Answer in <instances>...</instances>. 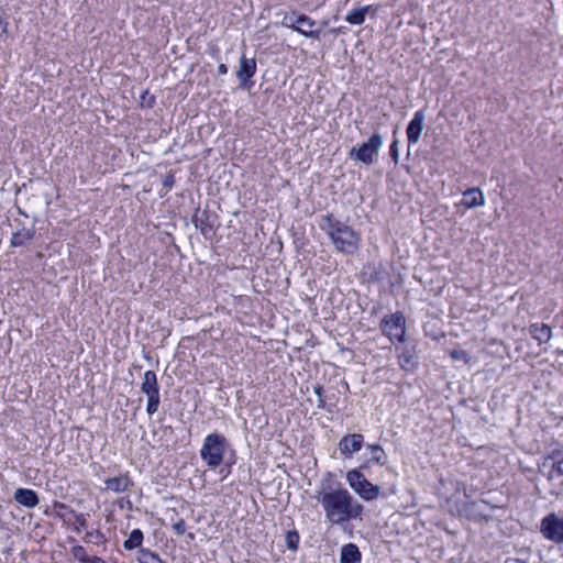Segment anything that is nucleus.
<instances>
[{
  "mask_svg": "<svg viewBox=\"0 0 563 563\" xmlns=\"http://www.w3.org/2000/svg\"><path fill=\"white\" fill-rule=\"evenodd\" d=\"M188 538H189L190 540H194V538H195L194 533H188Z\"/></svg>",
  "mask_w": 563,
  "mask_h": 563,
  "instance_id": "37",
  "label": "nucleus"
},
{
  "mask_svg": "<svg viewBox=\"0 0 563 563\" xmlns=\"http://www.w3.org/2000/svg\"><path fill=\"white\" fill-rule=\"evenodd\" d=\"M141 390L146 396H156L159 395V386L157 382V376L153 371H146L143 375V382L141 385Z\"/></svg>",
  "mask_w": 563,
  "mask_h": 563,
  "instance_id": "16",
  "label": "nucleus"
},
{
  "mask_svg": "<svg viewBox=\"0 0 563 563\" xmlns=\"http://www.w3.org/2000/svg\"><path fill=\"white\" fill-rule=\"evenodd\" d=\"M172 184H173V178H172V177H170V178H168V179H166V180H165V183H164V185H165L166 187H170V186H172Z\"/></svg>",
  "mask_w": 563,
  "mask_h": 563,
  "instance_id": "35",
  "label": "nucleus"
},
{
  "mask_svg": "<svg viewBox=\"0 0 563 563\" xmlns=\"http://www.w3.org/2000/svg\"><path fill=\"white\" fill-rule=\"evenodd\" d=\"M256 73V62L254 58H246L242 56L240 58L239 69L236 71V76L240 80L242 87L246 85V82L255 75Z\"/></svg>",
  "mask_w": 563,
  "mask_h": 563,
  "instance_id": "12",
  "label": "nucleus"
},
{
  "mask_svg": "<svg viewBox=\"0 0 563 563\" xmlns=\"http://www.w3.org/2000/svg\"><path fill=\"white\" fill-rule=\"evenodd\" d=\"M299 533L296 530L288 531L286 534V545L291 551H297L299 544Z\"/></svg>",
  "mask_w": 563,
  "mask_h": 563,
  "instance_id": "26",
  "label": "nucleus"
},
{
  "mask_svg": "<svg viewBox=\"0 0 563 563\" xmlns=\"http://www.w3.org/2000/svg\"><path fill=\"white\" fill-rule=\"evenodd\" d=\"M540 472L549 479L554 481L563 476V450H555L545 457L540 465Z\"/></svg>",
  "mask_w": 563,
  "mask_h": 563,
  "instance_id": "8",
  "label": "nucleus"
},
{
  "mask_svg": "<svg viewBox=\"0 0 563 563\" xmlns=\"http://www.w3.org/2000/svg\"><path fill=\"white\" fill-rule=\"evenodd\" d=\"M543 537L556 544L563 545V517L556 514H549L541 521Z\"/></svg>",
  "mask_w": 563,
  "mask_h": 563,
  "instance_id": "7",
  "label": "nucleus"
},
{
  "mask_svg": "<svg viewBox=\"0 0 563 563\" xmlns=\"http://www.w3.org/2000/svg\"><path fill=\"white\" fill-rule=\"evenodd\" d=\"M75 518H76L75 530L77 532H80L81 528H84L86 526V518L82 514H76Z\"/></svg>",
  "mask_w": 563,
  "mask_h": 563,
  "instance_id": "31",
  "label": "nucleus"
},
{
  "mask_svg": "<svg viewBox=\"0 0 563 563\" xmlns=\"http://www.w3.org/2000/svg\"><path fill=\"white\" fill-rule=\"evenodd\" d=\"M316 21L312 20L310 16L303 14V13H300V16H299V20H298V25L301 26V27H306L308 30H313V27L316 26Z\"/></svg>",
  "mask_w": 563,
  "mask_h": 563,
  "instance_id": "28",
  "label": "nucleus"
},
{
  "mask_svg": "<svg viewBox=\"0 0 563 563\" xmlns=\"http://www.w3.org/2000/svg\"><path fill=\"white\" fill-rule=\"evenodd\" d=\"M322 25H324V26L328 25V21L327 20L322 21Z\"/></svg>",
  "mask_w": 563,
  "mask_h": 563,
  "instance_id": "39",
  "label": "nucleus"
},
{
  "mask_svg": "<svg viewBox=\"0 0 563 563\" xmlns=\"http://www.w3.org/2000/svg\"><path fill=\"white\" fill-rule=\"evenodd\" d=\"M485 198L479 188H468L463 192L461 205L466 208H476L484 206Z\"/></svg>",
  "mask_w": 563,
  "mask_h": 563,
  "instance_id": "15",
  "label": "nucleus"
},
{
  "mask_svg": "<svg viewBox=\"0 0 563 563\" xmlns=\"http://www.w3.org/2000/svg\"><path fill=\"white\" fill-rule=\"evenodd\" d=\"M13 497L18 504L30 509L38 505V496L33 489L18 488Z\"/></svg>",
  "mask_w": 563,
  "mask_h": 563,
  "instance_id": "14",
  "label": "nucleus"
},
{
  "mask_svg": "<svg viewBox=\"0 0 563 563\" xmlns=\"http://www.w3.org/2000/svg\"><path fill=\"white\" fill-rule=\"evenodd\" d=\"M58 507H59V508H63V509L67 508V506H66V505H64V504H59V505H58Z\"/></svg>",
  "mask_w": 563,
  "mask_h": 563,
  "instance_id": "38",
  "label": "nucleus"
},
{
  "mask_svg": "<svg viewBox=\"0 0 563 563\" xmlns=\"http://www.w3.org/2000/svg\"><path fill=\"white\" fill-rule=\"evenodd\" d=\"M371 10V5L353 9L345 15V21L352 25H361L365 21L366 13Z\"/></svg>",
  "mask_w": 563,
  "mask_h": 563,
  "instance_id": "21",
  "label": "nucleus"
},
{
  "mask_svg": "<svg viewBox=\"0 0 563 563\" xmlns=\"http://www.w3.org/2000/svg\"><path fill=\"white\" fill-rule=\"evenodd\" d=\"M137 561L139 563H165L156 553L145 549L139 551Z\"/></svg>",
  "mask_w": 563,
  "mask_h": 563,
  "instance_id": "25",
  "label": "nucleus"
},
{
  "mask_svg": "<svg viewBox=\"0 0 563 563\" xmlns=\"http://www.w3.org/2000/svg\"><path fill=\"white\" fill-rule=\"evenodd\" d=\"M341 563H360L361 552L354 543H347L342 547L340 554Z\"/></svg>",
  "mask_w": 563,
  "mask_h": 563,
  "instance_id": "19",
  "label": "nucleus"
},
{
  "mask_svg": "<svg viewBox=\"0 0 563 563\" xmlns=\"http://www.w3.org/2000/svg\"><path fill=\"white\" fill-rule=\"evenodd\" d=\"M34 238L33 229H21L18 232H14L11 236L10 244L12 247L24 246Z\"/></svg>",
  "mask_w": 563,
  "mask_h": 563,
  "instance_id": "20",
  "label": "nucleus"
},
{
  "mask_svg": "<svg viewBox=\"0 0 563 563\" xmlns=\"http://www.w3.org/2000/svg\"><path fill=\"white\" fill-rule=\"evenodd\" d=\"M367 450L371 453L369 462H373L377 465L384 466L388 462V456L385 453L384 449L378 444H368Z\"/></svg>",
  "mask_w": 563,
  "mask_h": 563,
  "instance_id": "22",
  "label": "nucleus"
},
{
  "mask_svg": "<svg viewBox=\"0 0 563 563\" xmlns=\"http://www.w3.org/2000/svg\"><path fill=\"white\" fill-rule=\"evenodd\" d=\"M227 73H228V67H227V65H224V64H220V65L218 66V74H220V75H225Z\"/></svg>",
  "mask_w": 563,
  "mask_h": 563,
  "instance_id": "33",
  "label": "nucleus"
},
{
  "mask_svg": "<svg viewBox=\"0 0 563 563\" xmlns=\"http://www.w3.org/2000/svg\"><path fill=\"white\" fill-rule=\"evenodd\" d=\"M143 532L140 529H133L129 538L124 541L123 547L126 550H133L142 545Z\"/></svg>",
  "mask_w": 563,
  "mask_h": 563,
  "instance_id": "24",
  "label": "nucleus"
},
{
  "mask_svg": "<svg viewBox=\"0 0 563 563\" xmlns=\"http://www.w3.org/2000/svg\"><path fill=\"white\" fill-rule=\"evenodd\" d=\"M346 482L358 497L365 501L378 498L380 488L372 484L358 470L354 468L346 473Z\"/></svg>",
  "mask_w": 563,
  "mask_h": 563,
  "instance_id": "4",
  "label": "nucleus"
},
{
  "mask_svg": "<svg viewBox=\"0 0 563 563\" xmlns=\"http://www.w3.org/2000/svg\"><path fill=\"white\" fill-rule=\"evenodd\" d=\"M73 556L79 561L80 563H106L102 559L98 556H89L81 545H75L70 550Z\"/></svg>",
  "mask_w": 563,
  "mask_h": 563,
  "instance_id": "23",
  "label": "nucleus"
},
{
  "mask_svg": "<svg viewBox=\"0 0 563 563\" xmlns=\"http://www.w3.org/2000/svg\"><path fill=\"white\" fill-rule=\"evenodd\" d=\"M451 356L454 360H466V353L464 351H452Z\"/></svg>",
  "mask_w": 563,
  "mask_h": 563,
  "instance_id": "32",
  "label": "nucleus"
},
{
  "mask_svg": "<svg viewBox=\"0 0 563 563\" xmlns=\"http://www.w3.org/2000/svg\"><path fill=\"white\" fill-rule=\"evenodd\" d=\"M300 13L296 11L285 12L283 14V19L280 21L282 25L288 29H292L297 33L301 34L305 37L318 40L320 37V31L318 30H308L306 27H301L298 25Z\"/></svg>",
  "mask_w": 563,
  "mask_h": 563,
  "instance_id": "9",
  "label": "nucleus"
},
{
  "mask_svg": "<svg viewBox=\"0 0 563 563\" xmlns=\"http://www.w3.org/2000/svg\"><path fill=\"white\" fill-rule=\"evenodd\" d=\"M398 362L402 369L412 372L419 364L416 350L407 346L401 347L398 354Z\"/></svg>",
  "mask_w": 563,
  "mask_h": 563,
  "instance_id": "13",
  "label": "nucleus"
},
{
  "mask_svg": "<svg viewBox=\"0 0 563 563\" xmlns=\"http://www.w3.org/2000/svg\"><path fill=\"white\" fill-rule=\"evenodd\" d=\"M424 120L426 114L423 110H418L415 112L412 119L408 123L406 131L409 144H416L419 141L424 128Z\"/></svg>",
  "mask_w": 563,
  "mask_h": 563,
  "instance_id": "11",
  "label": "nucleus"
},
{
  "mask_svg": "<svg viewBox=\"0 0 563 563\" xmlns=\"http://www.w3.org/2000/svg\"><path fill=\"white\" fill-rule=\"evenodd\" d=\"M229 446L230 443L223 434L219 432L210 433L203 439L200 457L208 467L216 468L223 463Z\"/></svg>",
  "mask_w": 563,
  "mask_h": 563,
  "instance_id": "3",
  "label": "nucleus"
},
{
  "mask_svg": "<svg viewBox=\"0 0 563 563\" xmlns=\"http://www.w3.org/2000/svg\"><path fill=\"white\" fill-rule=\"evenodd\" d=\"M147 397V405H146V412L148 416H153L157 412L159 407V395L156 396H146Z\"/></svg>",
  "mask_w": 563,
  "mask_h": 563,
  "instance_id": "27",
  "label": "nucleus"
},
{
  "mask_svg": "<svg viewBox=\"0 0 563 563\" xmlns=\"http://www.w3.org/2000/svg\"><path fill=\"white\" fill-rule=\"evenodd\" d=\"M379 328L383 334L390 341L405 342L406 319L401 312L385 316L380 321Z\"/></svg>",
  "mask_w": 563,
  "mask_h": 563,
  "instance_id": "6",
  "label": "nucleus"
},
{
  "mask_svg": "<svg viewBox=\"0 0 563 563\" xmlns=\"http://www.w3.org/2000/svg\"><path fill=\"white\" fill-rule=\"evenodd\" d=\"M319 227L327 233L338 252L352 255L358 250L360 234L347 223L327 214L321 218Z\"/></svg>",
  "mask_w": 563,
  "mask_h": 563,
  "instance_id": "2",
  "label": "nucleus"
},
{
  "mask_svg": "<svg viewBox=\"0 0 563 563\" xmlns=\"http://www.w3.org/2000/svg\"><path fill=\"white\" fill-rule=\"evenodd\" d=\"M172 528L177 536H181L186 532L187 526L184 519H179L172 526Z\"/></svg>",
  "mask_w": 563,
  "mask_h": 563,
  "instance_id": "29",
  "label": "nucleus"
},
{
  "mask_svg": "<svg viewBox=\"0 0 563 563\" xmlns=\"http://www.w3.org/2000/svg\"><path fill=\"white\" fill-rule=\"evenodd\" d=\"M314 393L316 395L319 397L320 401L322 400L321 397H322V387L321 386H316L314 387Z\"/></svg>",
  "mask_w": 563,
  "mask_h": 563,
  "instance_id": "34",
  "label": "nucleus"
},
{
  "mask_svg": "<svg viewBox=\"0 0 563 563\" xmlns=\"http://www.w3.org/2000/svg\"><path fill=\"white\" fill-rule=\"evenodd\" d=\"M383 146V137L380 134L374 133L366 142L358 147H353L349 156L353 161L361 162L365 165H372L377 161L378 153Z\"/></svg>",
  "mask_w": 563,
  "mask_h": 563,
  "instance_id": "5",
  "label": "nucleus"
},
{
  "mask_svg": "<svg viewBox=\"0 0 563 563\" xmlns=\"http://www.w3.org/2000/svg\"><path fill=\"white\" fill-rule=\"evenodd\" d=\"M106 488L113 493H124L132 486L130 477L124 474L104 481Z\"/></svg>",
  "mask_w": 563,
  "mask_h": 563,
  "instance_id": "17",
  "label": "nucleus"
},
{
  "mask_svg": "<svg viewBox=\"0 0 563 563\" xmlns=\"http://www.w3.org/2000/svg\"><path fill=\"white\" fill-rule=\"evenodd\" d=\"M364 443V437L361 433H349L339 441V451L344 457H351L358 452Z\"/></svg>",
  "mask_w": 563,
  "mask_h": 563,
  "instance_id": "10",
  "label": "nucleus"
},
{
  "mask_svg": "<svg viewBox=\"0 0 563 563\" xmlns=\"http://www.w3.org/2000/svg\"><path fill=\"white\" fill-rule=\"evenodd\" d=\"M529 332L532 338L539 342V344L547 343L552 338V330L548 324L533 323L529 328Z\"/></svg>",
  "mask_w": 563,
  "mask_h": 563,
  "instance_id": "18",
  "label": "nucleus"
},
{
  "mask_svg": "<svg viewBox=\"0 0 563 563\" xmlns=\"http://www.w3.org/2000/svg\"><path fill=\"white\" fill-rule=\"evenodd\" d=\"M389 154H390L393 161L395 162V164H397L399 161V150H398V141L397 140H395L390 144Z\"/></svg>",
  "mask_w": 563,
  "mask_h": 563,
  "instance_id": "30",
  "label": "nucleus"
},
{
  "mask_svg": "<svg viewBox=\"0 0 563 563\" xmlns=\"http://www.w3.org/2000/svg\"><path fill=\"white\" fill-rule=\"evenodd\" d=\"M317 499L323 509L325 520L332 526L362 518L363 505L346 488L321 489Z\"/></svg>",
  "mask_w": 563,
  "mask_h": 563,
  "instance_id": "1",
  "label": "nucleus"
},
{
  "mask_svg": "<svg viewBox=\"0 0 563 563\" xmlns=\"http://www.w3.org/2000/svg\"><path fill=\"white\" fill-rule=\"evenodd\" d=\"M332 32H343V27H342V26H340V27H338V29H333V30H332Z\"/></svg>",
  "mask_w": 563,
  "mask_h": 563,
  "instance_id": "36",
  "label": "nucleus"
}]
</instances>
